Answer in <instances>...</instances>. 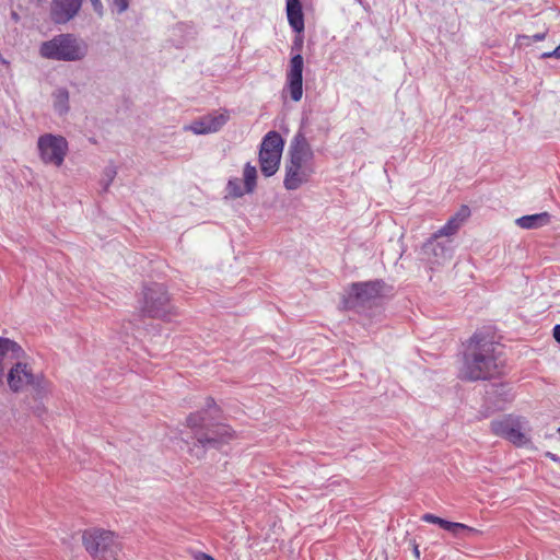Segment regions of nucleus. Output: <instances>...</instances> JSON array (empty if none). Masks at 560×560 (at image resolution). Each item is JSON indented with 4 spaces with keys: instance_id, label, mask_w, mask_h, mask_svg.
<instances>
[{
    "instance_id": "obj_9",
    "label": "nucleus",
    "mask_w": 560,
    "mask_h": 560,
    "mask_svg": "<svg viewBox=\"0 0 560 560\" xmlns=\"http://www.w3.org/2000/svg\"><path fill=\"white\" fill-rule=\"evenodd\" d=\"M491 431L516 446H524L529 443L527 421L521 417L509 415L493 420L491 421Z\"/></svg>"
},
{
    "instance_id": "obj_4",
    "label": "nucleus",
    "mask_w": 560,
    "mask_h": 560,
    "mask_svg": "<svg viewBox=\"0 0 560 560\" xmlns=\"http://www.w3.org/2000/svg\"><path fill=\"white\" fill-rule=\"evenodd\" d=\"M82 545L95 560H119L122 552V544L118 535L100 527L83 530Z\"/></svg>"
},
{
    "instance_id": "obj_19",
    "label": "nucleus",
    "mask_w": 560,
    "mask_h": 560,
    "mask_svg": "<svg viewBox=\"0 0 560 560\" xmlns=\"http://www.w3.org/2000/svg\"><path fill=\"white\" fill-rule=\"evenodd\" d=\"M245 191L250 194L256 188L257 170L250 163H246L243 171Z\"/></svg>"
},
{
    "instance_id": "obj_12",
    "label": "nucleus",
    "mask_w": 560,
    "mask_h": 560,
    "mask_svg": "<svg viewBox=\"0 0 560 560\" xmlns=\"http://www.w3.org/2000/svg\"><path fill=\"white\" fill-rule=\"evenodd\" d=\"M303 56L296 54L291 57L287 71V89L294 102H300L303 96Z\"/></svg>"
},
{
    "instance_id": "obj_1",
    "label": "nucleus",
    "mask_w": 560,
    "mask_h": 560,
    "mask_svg": "<svg viewBox=\"0 0 560 560\" xmlns=\"http://www.w3.org/2000/svg\"><path fill=\"white\" fill-rule=\"evenodd\" d=\"M495 343L482 334H474L464 352V362L459 371L462 380L475 382L488 380L498 374L499 358Z\"/></svg>"
},
{
    "instance_id": "obj_11",
    "label": "nucleus",
    "mask_w": 560,
    "mask_h": 560,
    "mask_svg": "<svg viewBox=\"0 0 560 560\" xmlns=\"http://www.w3.org/2000/svg\"><path fill=\"white\" fill-rule=\"evenodd\" d=\"M38 150L40 158L45 163L60 166L67 154L68 143L61 136L47 133L39 137Z\"/></svg>"
},
{
    "instance_id": "obj_2",
    "label": "nucleus",
    "mask_w": 560,
    "mask_h": 560,
    "mask_svg": "<svg viewBox=\"0 0 560 560\" xmlns=\"http://www.w3.org/2000/svg\"><path fill=\"white\" fill-rule=\"evenodd\" d=\"M211 409H217V405L213 398L208 397L202 410L190 413L187 417V425L192 430L194 439L196 441L190 448V452L198 459L205 457L208 450L221 448V446L226 444L234 434L229 425L223 423H211L209 421L207 413Z\"/></svg>"
},
{
    "instance_id": "obj_23",
    "label": "nucleus",
    "mask_w": 560,
    "mask_h": 560,
    "mask_svg": "<svg viewBox=\"0 0 560 560\" xmlns=\"http://www.w3.org/2000/svg\"><path fill=\"white\" fill-rule=\"evenodd\" d=\"M421 520L423 522L431 523V524H436L439 526L441 525V521H442L441 517L435 516V515L430 514V513L423 514Z\"/></svg>"
},
{
    "instance_id": "obj_30",
    "label": "nucleus",
    "mask_w": 560,
    "mask_h": 560,
    "mask_svg": "<svg viewBox=\"0 0 560 560\" xmlns=\"http://www.w3.org/2000/svg\"><path fill=\"white\" fill-rule=\"evenodd\" d=\"M413 555L417 559H420V550L418 545L413 546Z\"/></svg>"
},
{
    "instance_id": "obj_14",
    "label": "nucleus",
    "mask_w": 560,
    "mask_h": 560,
    "mask_svg": "<svg viewBox=\"0 0 560 560\" xmlns=\"http://www.w3.org/2000/svg\"><path fill=\"white\" fill-rule=\"evenodd\" d=\"M83 0H52L50 19L56 24H65L80 11Z\"/></svg>"
},
{
    "instance_id": "obj_28",
    "label": "nucleus",
    "mask_w": 560,
    "mask_h": 560,
    "mask_svg": "<svg viewBox=\"0 0 560 560\" xmlns=\"http://www.w3.org/2000/svg\"><path fill=\"white\" fill-rule=\"evenodd\" d=\"M553 338L560 343V325H556L552 330Z\"/></svg>"
},
{
    "instance_id": "obj_13",
    "label": "nucleus",
    "mask_w": 560,
    "mask_h": 560,
    "mask_svg": "<svg viewBox=\"0 0 560 560\" xmlns=\"http://www.w3.org/2000/svg\"><path fill=\"white\" fill-rule=\"evenodd\" d=\"M229 119L230 114L224 109L219 113L208 114L192 121L186 129L191 130L196 135L217 132L228 122Z\"/></svg>"
},
{
    "instance_id": "obj_27",
    "label": "nucleus",
    "mask_w": 560,
    "mask_h": 560,
    "mask_svg": "<svg viewBox=\"0 0 560 560\" xmlns=\"http://www.w3.org/2000/svg\"><path fill=\"white\" fill-rule=\"evenodd\" d=\"M195 559L196 560H214L213 557H211L210 555H207L205 552H198L196 556H195Z\"/></svg>"
},
{
    "instance_id": "obj_21",
    "label": "nucleus",
    "mask_w": 560,
    "mask_h": 560,
    "mask_svg": "<svg viewBox=\"0 0 560 560\" xmlns=\"http://www.w3.org/2000/svg\"><path fill=\"white\" fill-rule=\"evenodd\" d=\"M226 191L228 195L232 198H240L244 194H247L245 191V187H242L241 180L238 178H232L228 182Z\"/></svg>"
},
{
    "instance_id": "obj_32",
    "label": "nucleus",
    "mask_w": 560,
    "mask_h": 560,
    "mask_svg": "<svg viewBox=\"0 0 560 560\" xmlns=\"http://www.w3.org/2000/svg\"><path fill=\"white\" fill-rule=\"evenodd\" d=\"M558 432L560 433V428L558 429Z\"/></svg>"
},
{
    "instance_id": "obj_29",
    "label": "nucleus",
    "mask_w": 560,
    "mask_h": 560,
    "mask_svg": "<svg viewBox=\"0 0 560 560\" xmlns=\"http://www.w3.org/2000/svg\"><path fill=\"white\" fill-rule=\"evenodd\" d=\"M545 38H546V33H538L533 36V39L535 42H540V40H544Z\"/></svg>"
},
{
    "instance_id": "obj_17",
    "label": "nucleus",
    "mask_w": 560,
    "mask_h": 560,
    "mask_svg": "<svg viewBox=\"0 0 560 560\" xmlns=\"http://www.w3.org/2000/svg\"><path fill=\"white\" fill-rule=\"evenodd\" d=\"M287 16L290 26L295 32L304 31V15L300 0H287Z\"/></svg>"
},
{
    "instance_id": "obj_15",
    "label": "nucleus",
    "mask_w": 560,
    "mask_h": 560,
    "mask_svg": "<svg viewBox=\"0 0 560 560\" xmlns=\"http://www.w3.org/2000/svg\"><path fill=\"white\" fill-rule=\"evenodd\" d=\"M469 215L470 209L468 206H462L460 209L448 219L446 224L433 234V236L436 238L440 236H450L455 234Z\"/></svg>"
},
{
    "instance_id": "obj_22",
    "label": "nucleus",
    "mask_w": 560,
    "mask_h": 560,
    "mask_svg": "<svg viewBox=\"0 0 560 560\" xmlns=\"http://www.w3.org/2000/svg\"><path fill=\"white\" fill-rule=\"evenodd\" d=\"M421 249L423 250V253L420 254L421 256H427L431 252L436 256L438 255L436 249H440L441 253L444 254L445 252H448L451 249V247H444V246H441V247H421Z\"/></svg>"
},
{
    "instance_id": "obj_18",
    "label": "nucleus",
    "mask_w": 560,
    "mask_h": 560,
    "mask_svg": "<svg viewBox=\"0 0 560 560\" xmlns=\"http://www.w3.org/2000/svg\"><path fill=\"white\" fill-rule=\"evenodd\" d=\"M550 222L548 212H540L530 215H524L516 220V224L522 229H538Z\"/></svg>"
},
{
    "instance_id": "obj_31",
    "label": "nucleus",
    "mask_w": 560,
    "mask_h": 560,
    "mask_svg": "<svg viewBox=\"0 0 560 560\" xmlns=\"http://www.w3.org/2000/svg\"><path fill=\"white\" fill-rule=\"evenodd\" d=\"M59 95L63 98V100H68V92L67 91H60L59 92Z\"/></svg>"
},
{
    "instance_id": "obj_16",
    "label": "nucleus",
    "mask_w": 560,
    "mask_h": 560,
    "mask_svg": "<svg viewBox=\"0 0 560 560\" xmlns=\"http://www.w3.org/2000/svg\"><path fill=\"white\" fill-rule=\"evenodd\" d=\"M24 354V350L18 342L9 338L0 337V364H2L5 359L20 360ZM2 371L3 368L0 365V373H2Z\"/></svg>"
},
{
    "instance_id": "obj_24",
    "label": "nucleus",
    "mask_w": 560,
    "mask_h": 560,
    "mask_svg": "<svg viewBox=\"0 0 560 560\" xmlns=\"http://www.w3.org/2000/svg\"><path fill=\"white\" fill-rule=\"evenodd\" d=\"M113 4L116 7L118 13H122L129 7L128 0H113Z\"/></svg>"
},
{
    "instance_id": "obj_25",
    "label": "nucleus",
    "mask_w": 560,
    "mask_h": 560,
    "mask_svg": "<svg viewBox=\"0 0 560 560\" xmlns=\"http://www.w3.org/2000/svg\"><path fill=\"white\" fill-rule=\"evenodd\" d=\"M560 58V45L556 47L552 51L544 52L541 58Z\"/></svg>"
},
{
    "instance_id": "obj_6",
    "label": "nucleus",
    "mask_w": 560,
    "mask_h": 560,
    "mask_svg": "<svg viewBox=\"0 0 560 560\" xmlns=\"http://www.w3.org/2000/svg\"><path fill=\"white\" fill-rule=\"evenodd\" d=\"M141 312L152 318H166L171 314V300L164 284L153 282L144 285Z\"/></svg>"
},
{
    "instance_id": "obj_26",
    "label": "nucleus",
    "mask_w": 560,
    "mask_h": 560,
    "mask_svg": "<svg viewBox=\"0 0 560 560\" xmlns=\"http://www.w3.org/2000/svg\"><path fill=\"white\" fill-rule=\"evenodd\" d=\"M91 4L96 13L100 15L103 13V3L102 0H90Z\"/></svg>"
},
{
    "instance_id": "obj_5",
    "label": "nucleus",
    "mask_w": 560,
    "mask_h": 560,
    "mask_svg": "<svg viewBox=\"0 0 560 560\" xmlns=\"http://www.w3.org/2000/svg\"><path fill=\"white\" fill-rule=\"evenodd\" d=\"M40 56L55 60H79L85 51L71 34H61L44 42L39 48Z\"/></svg>"
},
{
    "instance_id": "obj_10",
    "label": "nucleus",
    "mask_w": 560,
    "mask_h": 560,
    "mask_svg": "<svg viewBox=\"0 0 560 560\" xmlns=\"http://www.w3.org/2000/svg\"><path fill=\"white\" fill-rule=\"evenodd\" d=\"M385 288L383 280L352 283L343 299L346 308L364 307L381 298Z\"/></svg>"
},
{
    "instance_id": "obj_3",
    "label": "nucleus",
    "mask_w": 560,
    "mask_h": 560,
    "mask_svg": "<svg viewBox=\"0 0 560 560\" xmlns=\"http://www.w3.org/2000/svg\"><path fill=\"white\" fill-rule=\"evenodd\" d=\"M315 173L314 152L303 132L293 137L285 163L283 186L288 190H296L308 183Z\"/></svg>"
},
{
    "instance_id": "obj_20",
    "label": "nucleus",
    "mask_w": 560,
    "mask_h": 560,
    "mask_svg": "<svg viewBox=\"0 0 560 560\" xmlns=\"http://www.w3.org/2000/svg\"><path fill=\"white\" fill-rule=\"evenodd\" d=\"M440 527L454 535H459L460 532L477 533L475 528L469 527L463 523L450 522L444 518H442Z\"/></svg>"
},
{
    "instance_id": "obj_8",
    "label": "nucleus",
    "mask_w": 560,
    "mask_h": 560,
    "mask_svg": "<svg viewBox=\"0 0 560 560\" xmlns=\"http://www.w3.org/2000/svg\"><path fill=\"white\" fill-rule=\"evenodd\" d=\"M8 384L13 392L31 387L36 396L42 397L47 392V381L42 375H35L26 363L16 362L8 373Z\"/></svg>"
},
{
    "instance_id": "obj_7",
    "label": "nucleus",
    "mask_w": 560,
    "mask_h": 560,
    "mask_svg": "<svg viewBox=\"0 0 560 560\" xmlns=\"http://www.w3.org/2000/svg\"><path fill=\"white\" fill-rule=\"evenodd\" d=\"M284 141L279 132L269 131L262 138L258 152V161L262 175H275L280 166Z\"/></svg>"
}]
</instances>
